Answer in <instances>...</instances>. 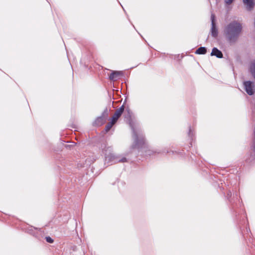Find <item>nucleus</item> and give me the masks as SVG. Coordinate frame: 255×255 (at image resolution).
Wrapping results in <instances>:
<instances>
[{
	"mask_svg": "<svg viewBox=\"0 0 255 255\" xmlns=\"http://www.w3.org/2000/svg\"><path fill=\"white\" fill-rule=\"evenodd\" d=\"M243 27L240 22L234 20L226 26L224 34L227 42L232 45L236 43L242 31Z\"/></svg>",
	"mask_w": 255,
	"mask_h": 255,
	"instance_id": "obj_1",
	"label": "nucleus"
},
{
	"mask_svg": "<svg viewBox=\"0 0 255 255\" xmlns=\"http://www.w3.org/2000/svg\"><path fill=\"white\" fill-rule=\"evenodd\" d=\"M127 114L125 116V118L129 125L130 127L131 128L132 132V136L134 138V143L132 145V148H142L145 144V137L142 134H138L135 130V129L134 127V124L131 119V114L130 109L128 107H127L126 109Z\"/></svg>",
	"mask_w": 255,
	"mask_h": 255,
	"instance_id": "obj_2",
	"label": "nucleus"
},
{
	"mask_svg": "<svg viewBox=\"0 0 255 255\" xmlns=\"http://www.w3.org/2000/svg\"><path fill=\"white\" fill-rule=\"evenodd\" d=\"M226 197L229 202L231 211L236 216L235 220L237 223L238 224H242L241 220L239 219L238 216L240 214L239 209L243 210V203L242 201L240 202V199L238 198V193H234L232 196L231 191H228L227 192Z\"/></svg>",
	"mask_w": 255,
	"mask_h": 255,
	"instance_id": "obj_3",
	"label": "nucleus"
},
{
	"mask_svg": "<svg viewBox=\"0 0 255 255\" xmlns=\"http://www.w3.org/2000/svg\"><path fill=\"white\" fill-rule=\"evenodd\" d=\"M102 148V153L104 154L105 162L109 165L113 164V161L116 158V155L113 153V148L111 146H107L104 143L101 145Z\"/></svg>",
	"mask_w": 255,
	"mask_h": 255,
	"instance_id": "obj_4",
	"label": "nucleus"
},
{
	"mask_svg": "<svg viewBox=\"0 0 255 255\" xmlns=\"http://www.w3.org/2000/svg\"><path fill=\"white\" fill-rule=\"evenodd\" d=\"M110 109L106 108L102 115L98 117L93 123V125L95 127H100L105 124L109 115V112Z\"/></svg>",
	"mask_w": 255,
	"mask_h": 255,
	"instance_id": "obj_5",
	"label": "nucleus"
},
{
	"mask_svg": "<svg viewBox=\"0 0 255 255\" xmlns=\"http://www.w3.org/2000/svg\"><path fill=\"white\" fill-rule=\"evenodd\" d=\"M254 140L250 146L249 153L247 155L246 161L248 163H251L255 159V126L253 130Z\"/></svg>",
	"mask_w": 255,
	"mask_h": 255,
	"instance_id": "obj_6",
	"label": "nucleus"
},
{
	"mask_svg": "<svg viewBox=\"0 0 255 255\" xmlns=\"http://www.w3.org/2000/svg\"><path fill=\"white\" fill-rule=\"evenodd\" d=\"M244 89L247 93L250 96H253L255 94V89L254 83L251 81H246L243 83Z\"/></svg>",
	"mask_w": 255,
	"mask_h": 255,
	"instance_id": "obj_7",
	"label": "nucleus"
},
{
	"mask_svg": "<svg viewBox=\"0 0 255 255\" xmlns=\"http://www.w3.org/2000/svg\"><path fill=\"white\" fill-rule=\"evenodd\" d=\"M124 76V72L122 71H112L109 76L110 80L115 81L119 79V77Z\"/></svg>",
	"mask_w": 255,
	"mask_h": 255,
	"instance_id": "obj_8",
	"label": "nucleus"
},
{
	"mask_svg": "<svg viewBox=\"0 0 255 255\" xmlns=\"http://www.w3.org/2000/svg\"><path fill=\"white\" fill-rule=\"evenodd\" d=\"M211 56H215L218 58H223V54L222 52L217 47H213L210 54Z\"/></svg>",
	"mask_w": 255,
	"mask_h": 255,
	"instance_id": "obj_9",
	"label": "nucleus"
},
{
	"mask_svg": "<svg viewBox=\"0 0 255 255\" xmlns=\"http://www.w3.org/2000/svg\"><path fill=\"white\" fill-rule=\"evenodd\" d=\"M244 3L246 5L248 10L251 11L253 9L255 5L254 0H243Z\"/></svg>",
	"mask_w": 255,
	"mask_h": 255,
	"instance_id": "obj_10",
	"label": "nucleus"
},
{
	"mask_svg": "<svg viewBox=\"0 0 255 255\" xmlns=\"http://www.w3.org/2000/svg\"><path fill=\"white\" fill-rule=\"evenodd\" d=\"M67 251H68L71 255H79L77 253L78 249L77 247L75 246L70 245L69 247H67Z\"/></svg>",
	"mask_w": 255,
	"mask_h": 255,
	"instance_id": "obj_11",
	"label": "nucleus"
},
{
	"mask_svg": "<svg viewBox=\"0 0 255 255\" xmlns=\"http://www.w3.org/2000/svg\"><path fill=\"white\" fill-rule=\"evenodd\" d=\"M126 100L125 101L124 104L119 109H118L114 113V115L118 117L119 118L122 116V115L124 113V111L125 109L124 104L125 103H126Z\"/></svg>",
	"mask_w": 255,
	"mask_h": 255,
	"instance_id": "obj_12",
	"label": "nucleus"
},
{
	"mask_svg": "<svg viewBox=\"0 0 255 255\" xmlns=\"http://www.w3.org/2000/svg\"><path fill=\"white\" fill-rule=\"evenodd\" d=\"M210 33L211 36L213 37H216L218 36L219 32L217 25L212 24V25H211Z\"/></svg>",
	"mask_w": 255,
	"mask_h": 255,
	"instance_id": "obj_13",
	"label": "nucleus"
},
{
	"mask_svg": "<svg viewBox=\"0 0 255 255\" xmlns=\"http://www.w3.org/2000/svg\"><path fill=\"white\" fill-rule=\"evenodd\" d=\"M207 52V48L206 47L201 46L197 48L195 52L196 54L204 55Z\"/></svg>",
	"mask_w": 255,
	"mask_h": 255,
	"instance_id": "obj_14",
	"label": "nucleus"
},
{
	"mask_svg": "<svg viewBox=\"0 0 255 255\" xmlns=\"http://www.w3.org/2000/svg\"><path fill=\"white\" fill-rule=\"evenodd\" d=\"M188 137L190 138V142L189 143L190 146L189 147L191 146H192V141L194 140V133L193 130L191 129V128L190 126L189 127V130L188 132Z\"/></svg>",
	"mask_w": 255,
	"mask_h": 255,
	"instance_id": "obj_15",
	"label": "nucleus"
},
{
	"mask_svg": "<svg viewBox=\"0 0 255 255\" xmlns=\"http://www.w3.org/2000/svg\"><path fill=\"white\" fill-rule=\"evenodd\" d=\"M166 153H169L172 154L173 155L176 154L177 155L179 156L182 157L184 155V154L182 152L180 151H176V150H167L166 152L165 151Z\"/></svg>",
	"mask_w": 255,
	"mask_h": 255,
	"instance_id": "obj_16",
	"label": "nucleus"
},
{
	"mask_svg": "<svg viewBox=\"0 0 255 255\" xmlns=\"http://www.w3.org/2000/svg\"><path fill=\"white\" fill-rule=\"evenodd\" d=\"M128 161V159L125 157H123L122 158H120V156H116L115 160L113 161V163H116V162H126Z\"/></svg>",
	"mask_w": 255,
	"mask_h": 255,
	"instance_id": "obj_17",
	"label": "nucleus"
},
{
	"mask_svg": "<svg viewBox=\"0 0 255 255\" xmlns=\"http://www.w3.org/2000/svg\"><path fill=\"white\" fill-rule=\"evenodd\" d=\"M114 125V124H113V123L112 122H110L109 123H108V124L106 126L105 128V130L106 131V132H108L112 128Z\"/></svg>",
	"mask_w": 255,
	"mask_h": 255,
	"instance_id": "obj_18",
	"label": "nucleus"
},
{
	"mask_svg": "<svg viewBox=\"0 0 255 255\" xmlns=\"http://www.w3.org/2000/svg\"><path fill=\"white\" fill-rule=\"evenodd\" d=\"M119 119V118L118 117H117L116 115L114 114L113 117L110 118L109 120L110 121V122H112L113 123V124H115L117 122Z\"/></svg>",
	"mask_w": 255,
	"mask_h": 255,
	"instance_id": "obj_19",
	"label": "nucleus"
},
{
	"mask_svg": "<svg viewBox=\"0 0 255 255\" xmlns=\"http://www.w3.org/2000/svg\"><path fill=\"white\" fill-rule=\"evenodd\" d=\"M211 25H212V24L216 25L215 15L213 13H212L211 14Z\"/></svg>",
	"mask_w": 255,
	"mask_h": 255,
	"instance_id": "obj_20",
	"label": "nucleus"
},
{
	"mask_svg": "<svg viewBox=\"0 0 255 255\" xmlns=\"http://www.w3.org/2000/svg\"><path fill=\"white\" fill-rule=\"evenodd\" d=\"M45 239L46 241L48 243L52 244L54 242V240L50 236L45 237Z\"/></svg>",
	"mask_w": 255,
	"mask_h": 255,
	"instance_id": "obj_21",
	"label": "nucleus"
},
{
	"mask_svg": "<svg viewBox=\"0 0 255 255\" xmlns=\"http://www.w3.org/2000/svg\"><path fill=\"white\" fill-rule=\"evenodd\" d=\"M235 0H225V3L227 5L231 4Z\"/></svg>",
	"mask_w": 255,
	"mask_h": 255,
	"instance_id": "obj_22",
	"label": "nucleus"
},
{
	"mask_svg": "<svg viewBox=\"0 0 255 255\" xmlns=\"http://www.w3.org/2000/svg\"><path fill=\"white\" fill-rule=\"evenodd\" d=\"M247 232H250V233H251V230H250V228L247 229Z\"/></svg>",
	"mask_w": 255,
	"mask_h": 255,
	"instance_id": "obj_23",
	"label": "nucleus"
},
{
	"mask_svg": "<svg viewBox=\"0 0 255 255\" xmlns=\"http://www.w3.org/2000/svg\"><path fill=\"white\" fill-rule=\"evenodd\" d=\"M180 57L181 58H182V57H182V56H180V55H179V54H178V55H177V58H179Z\"/></svg>",
	"mask_w": 255,
	"mask_h": 255,
	"instance_id": "obj_24",
	"label": "nucleus"
},
{
	"mask_svg": "<svg viewBox=\"0 0 255 255\" xmlns=\"http://www.w3.org/2000/svg\"><path fill=\"white\" fill-rule=\"evenodd\" d=\"M245 217L247 218V217L243 216V219L244 218H245Z\"/></svg>",
	"mask_w": 255,
	"mask_h": 255,
	"instance_id": "obj_25",
	"label": "nucleus"
}]
</instances>
